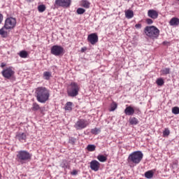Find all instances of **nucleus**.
<instances>
[{
	"label": "nucleus",
	"mask_w": 179,
	"mask_h": 179,
	"mask_svg": "<svg viewBox=\"0 0 179 179\" xmlns=\"http://www.w3.org/2000/svg\"><path fill=\"white\" fill-rule=\"evenodd\" d=\"M35 94L37 101L44 104L50 99V90L45 87H38L35 90Z\"/></svg>",
	"instance_id": "nucleus-1"
},
{
	"label": "nucleus",
	"mask_w": 179,
	"mask_h": 179,
	"mask_svg": "<svg viewBox=\"0 0 179 179\" xmlns=\"http://www.w3.org/2000/svg\"><path fill=\"white\" fill-rule=\"evenodd\" d=\"M15 26H16V18L12 17L6 18L3 27L0 29V36H2L3 38L8 37V31H5V29H14Z\"/></svg>",
	"instance_id": "nucleus-2"
},
{
	"label": "nucleus",
	"mask_w": 179,
	"mask_h": 179,
	"mask_svg": "<svg viewBox=\"0 0 179 179\" xmlns=\"http://www.w3.org/2000/svg\"><path fill=\"white\" fill-rule=\"evenodd\" d=\"M15 159L18 163L24 164L31 160V154L26 150H20L17 152Z\"/></svg>",
	"instance_id": "nucleus-3"
},
{
	"label": "nucleus",
	"mask_w": 179,
	"mask_h": 179,
	"mask_svg": "<svg viewBox=\"0 0 179 179\" xmlns=\"http://www.w3.org/2000/svg\"><path fill=\"white\" fill-rule=\"evenodd\" d=\"M144 33L148 37L156 40L160 36V30L155 26H147L144 29Z\"/></svg>",
	"instance_id": "nucleus-4"
},
{
	"label": "nucleus",
	"mask_w": 179,
	"mask_h": 179,
	"mask_svg": "<svg viewBox=\"0 0 179 179\" xmlns=\"http://www.w3.org/2000/svg\"><path fill=\"white\" fill-rule=\"evenodd\" d=\"M142 159H143V153L142 151H134L129 155L127 162L129 164H139V163L142 162Z\"/></svg>",
	"instance_id": "nucleus-5"
},
{
	"label": "nucleus",
	"mask_w": 179,
	"mask_h": 179,
	"mask_svg": "<svg viewBox=\"0 0 179 179\" xmlns=\"http://www.w3.org/2000/svg\"><path fill=\"white\" fill-rule=\"evenodd\" d=\"M79 85L75 82L71 83L67 90V94L69 97H76L79 94Z\"/></svg>",
	"instance_id": "nucleus-6"
},
{
	"label": "nucleus",
	"mask_w": 179,
	"mask_h": 179,
	"mask_svg": "<svg viewBox=\"0 0 179 179\" xmlns=\"http://www.w3.org/2000/svg\"><path fill=\"white\" fill-rule=\"evenodd\" d=\"M1 75L5 79H10L12 81L16 80L15 77V71L12 70V67H8L1 71Z\"/></svg>",
	"instance_id": "nucleus-7"
},
{
	"label": "nucleus",
	"mask_w": 179,
	"mask_h": 179,
	"mask_svg": "<svg viewBox=\"0 0 179 179\" xmlns=\"http://www.w3.org/2000/svg\"><path fill=\"white\" fill-rule=\"evenodd\" d=\"M64 49L62 46L59 45H55L52 46L50 49V53L55 57H59L64 55Z\"/></svg>",
	"instance_id": "nucleus-8"
},
{
	"label": "nucleus",
	"mask_w": 179,
	"mask_h": 179,
	"mask_svg": "<svg viewBox=\"0 0 179 179\" xmlns=\"http://www.w3.org/2000/svg\"><path fill=\"white\" fill-rule=\"evenodd\" d=\"M72 3V0H55V8H69Z\"/></svg>",
	"instance_id": "nucleus-9"
},
{
	"label": "nucleus",
	"mask_w": 179,
	"mask_h": 179,
	"mask_svg": "<svg viewBox=\"0 0 179 179\" xmlns=\"http://www.w3.org/2000/svg\"><path fill=\"white\" fill-rule=\"evenodd\" d=\"M89 125L87 120L85 119H79L75 124L74 127L77 131H80L81 129H85L86 127Z\"/></svg>",
	"instance_id": "nucleus-10"
},
{
	"label": "nucleus",
	"mask_w": 179,
	"mask_h": 179,
	"mask_svg": "<svg viewBox=\"0 0 179 179\" xmlns=\"http://www.w3.org/2000/svg\"><path fill=\"white\" fill-rule=\"evenodd\" d=\"M87 40L89 43L92 45H94V44L99 41V36H97V34L96 33L91 34L88 35Z\"/></svg>",
	"instance_id": "nucleus-11"
},
{
	"label": "nucleus",
	"mask_w": 179,
	"mask_h": 179,
	"mask_svg": "<svg viewBox=\"0 0 179 179\" xmlns=\"http://www.w3.org/2000/svg\"><path fill=\"white\" fill-rule=\"evenodd\" d=\"M90 169L91 170H93V171H99V169H100V162L97 160H92L90 162Z\"/></svg>",
	"instance_id": "nucleus-12"
},
{
	"label": "nucleus",
	"mask_w": 179,
	"mask_h": 179,
	"mask_svg": "<svg viewBox=\"0 0 179 179\" xmlns=\"http://www.w3.org/2000/svg\"><path fill=\"white\" fill-rule=\"evenodd\" d=\"M15 138L20 142H23V141H26V139H27V134L23 132H17Z\"/></svg>",
	"instance_id": "nucleus-13"
},
{
	"label": "nucleus",
	"mask_w": 179,
	"mask_h": 179,
	"mask_svg": "<svg viewBox=\"0 0 179 179\" xmlns=\"http://www.w3.org/2000/svg\"><path fill=\"white\" fill-rule=\"evenodd\" d=\"M124 113L126 115H134L135 114V108L131 106H127Z\"/></svg>",
	"instance_id": "nucleus-14"
},
{
	"label": "nucleus",
	"mask_w": 179,
	"mask_h": 179,
	"mask_svg": "<svg viewBox=\"0 0 179 179\" xmlns=\"http://www.w3.org/2000/svg\"><path fill=\"white\" fill-rule=\"evenodd\" d=\"M148 16L151 19H157L159 17V13L153 9L149 10L148 11Z\"/></svg>",
	"instance_id": "nucleus-15"
},
{
	"label": "nucleus",
	"mask_w": 179,
	"mask_h": 179,
	"mask_svg": "<svg viewBox=\"0 0 179 179\" xmlns=\"http://www.w3.org/2000/svg\"><path fill=\"white\" fill-rule=\"evenodd\" d=\"M169 24L171 26H178L179 24V19L178 17H173L171 19L170 22H169Z\"/></svg>",
	"instance_id": "nucleus-16"
},
{
	"label": "nucleus",
	"mask_w": 179,
	"mask_h": 179,
	"mask_svg": "<svg viewBox=\"0 0 179 179\" xmlns=\"http://www.w3.org/2000/svg\"><path fill=\"white\" fill-rule=\"evenodd\" d=\"M129 122L130 125H138V124H139V120L135 117H131L129 119Z\"/></svg>",
	"instance_id": "nucleus-17"
},
{
	"label": "nucleus",
	"mask_w": 179,
	"mask_h": 179,
	"mask_svg": "<svg viewBox=\"0 0 179 179\" xmlns=\"http://www.w3.org/2000/svg\"><path fill=\"white\" fill-rule=\"evenodd\" d=\"M145 178L150 179L153 178V176H155V172L152 170L148 171L144 173Z\"/></svg>",
	"instance_id": "nucleus-18"
},
{
	"label": "nucleus",
	"mask_w": 179,
	"mask_h": 179,
	"mask_svg": "<svg viewBox=\"0 0 179 179\" xmlns=\"http://www.w3.org/2000/svg\"><path fill=\"white\" fill-rule=\"evenodd\" d=\"M80 4L81 6H83V8H85V9H89L90 8V2L87 0L81 1Z\"/></svg>",
	"instance_id": "nucleus-19"
},
{
	"label": "nucleus",
	"mask_w": 179,
	"mask_h": 179,
	"mask_svg": "<svg viewBox=\"0 0 179 179\" xmlns=\"http://www.w3.org/2000/svg\"><path fill=\"white\" fill-rule=\"evenodd\" d=\"M125 17H127V19H132V17H134V11L129 9L125 10Z\"/></svg>",
	"instance_id": "nucleus-20"
},
{
	"label": "nucleus",
	"mask_w": 179,
	"mask_h": 179,
	"mask_svg": "<svg viewBox=\"0 0 179 179\" xmlns=\"http://www.w3.org/2000/svg\"><path fill=\"white\" fill-rule=\"evenodd\" d=\"M52 78V74L50 71H45L43 72V79L45 80H50Z\"/></svg>",
	"instance_id": "nucleus-21"
},
{
	"label": "nucleus",
	"mask_w": 179,
	"mask_h": 179,
	"mask_svg": "<svg viewBox=\"0 0 179 179\" xmlns=\"http://www.w3.org/2000/svg\"><path fill=\"white\" fill-rule=\"evenodd\" d=\"M73 106V103L69 101L66 103L65 110L66 111H72V106Z\"/></svg>",
	"instance_id": "nucleus-22"
},
{
	"label": "nucleus",
	"mask_w": 179,
	"mask_h": 179,
	"mask_svg": "<svg viewBox=\"0 0 179 179\" xmlns=\"http://www.w3.org/2000/svg\"><path fill=\"white\" fill-rule=\"evenodd\" d=\"M97 159L99 160V162H101V163H104L105 162H107V157L103 155H99L97 156Z\"/></svg>",
	"instance_id": "nucleus-23"
},
{
	"label": "nucleus",
	"mask_w": 179,
	"mask_h": 179,
	"mask_svg": "<svg viewBox=\"0 0 179 179\" xmlns=\"http://www.w3.org/2000/svg\"><path fill=\"white\" fill-rule=\"evenodd\" d=\"M31 110L32 111H38V110H41V107H40V105H38V103L34 102L32 104Z\"/></svg>",
	"instance_id": "nucleus-24"
},
{
	"label": "nucleus",
	"mask_w": 179,
	"mask_h": 179,
	"mask_svg": "<svg viewBox=\"0 0 179 179\" xmlns=\"http://www.w3.org/2000/svg\"><path fill=\"white\" fill-rule=\"evenodd\" d=\"M18 55L21 58H27L29 57V53L26 50H21Z\"/></svg>",
	"instance_id": "nucleus-25"
},
{
	"label": "nucleus",
	"mask_w": 179,
	"mask_h": 179,
	"mask_svg": "<svg viewBox=\"0 0 179 179\" xmlns=\"http://www.w3.org/2000/svg\"><path fill=\"white\" fill-rule=\"evenodd\" d=\"M117 107L118 104H117V102L113 101V103L110 104V108L109 109V111H115Z\"/></svg>",
	"instance_id": "nucleus-26"
},
{
	"label": "nucleus",
	"mask_w": 179,
	"mask_h": 179,
	"mask_svg": "<svg viewBox=\"0 0 179 179\" xmlns=\"http://www.w3.org/2000/svg\"><path fill=\"white\" fill-rule=\"evenodd\" d=\"M45 9H47V7H45V5L41 4L38 6V10L40 13H43V12H45Z\"/></svg>",
	"instance_id": "nucleus-27"
},
{
	"label": "nucleus",
	"mask_w": 179,
	"mask_h": 179,
	"mask_svg": "<svg viewBox=\"0 0 179 179\" xmlns=\"http://www.w3.org/2000/svg\"><path fill=\"white\" fill-rule=\"evenodd\" d=\"M87 150H88V152H94V150H96V146L94 144H89L87 146Z\"/></svg>",
	"instance_id": "nucleus-28"
},
{
	"label": "nucleus",
	"mask_w": 179,
	"mask_h": 179,
	"mask_svg": "<svg viewBox=\"0 0 179 179\" xmlns=\"http://www.w3.org/2000/svg\"><path fill=\"white\" fill-rule=\"evenodd\" d=\"M156 83L157 86H163L164 85V80L162 78H157Z\"/></svg>",
	"instance_id": "nucleus-29"
},
{
	"label": "nucleus",
	"mask_w": 179,
	"mask_h": 179,
	"mask_svg": "<svg viewBox=\"0 0 179 179\" xmlns=\"http://www.w3.org/2000/svg\"><path fill=\"white\" fill-rule=\"evenodd\" d=\"M85 12H86V10L85 8H78L76 10V13L78 15H83V13H85Z\"/></svg>",
	"instance_id": "nucleus-30"
},
{
	"label": "nucleus",
	"mask_w": 179,
	"mask_h": 179,
	"mask_svg": "<svg viewBox=\"0 0 179 179\" xmlns=\"http://www.w3.org/2000/svg\"><path fill=\"white\" fill-rule=\"evenodd\" d=\"M99 132H101V130L96 127L91 130V134H92V135H98Z\"/></svg>",
	"instance_id": "nucleus-31"
},
{
	"label": "nucleus",
	"mask_w": 179,
	"mask_h": 179,
	"mask_svg": "<svg viewBox=\"0 0 179 179\" xmlns=\"http://www.w3.org/2000/svg\"><path fill=\"white\" fill-rule=\"evenodd\" d=\"M162 75H169L170 73V68H165L161 71Z\"/></svg>",
	"instance_id": "nucleus-32"
},
{
	"label": "nucleus",
	"mask_w": 179,
	"mask_h": 179,
	"mask_svg": "<svg viewBox=\"0 0 179 179\" xmlns=\"http://www.w3.org/2000/svg\"><path fill=\"white\" fill-rule=\"evenodd\" d=\"M172 113L173 114H175V115H177L179 114V108L178 106H175L172 108Z\"/></svg>",
	"instance_id": "nucleus-33"
},
{
	"label": "nucleus",
	"mask_w": 179,
	"mask_h": 179,
	"mask_svg": "<svg viewBox=\"0 0 179 179\" xmlns=\"http://www.w3.org/2000/svg\"><path fill=\"white\" fill-rule=\"evenodd\" d=\"M169 135H170V130H169V129H165L163 131V136L166 138L169 136Z\"/></svg>",
	"instance_id": "nucleus-34"
},
{
	"label": "nucleus",
	"mask_w": 179,
	"mask_h": 179,
	"mask_svg": "<svg viewBox=\"0 0 179 179\" xmlns=\"http://www.w3.org/2000/svg\"><path fill=\"white\" fill-rule=\"evenodd\" d=\"M76 142V138L75 137H69V143L71 145H75V143Z\"/></svg>",
	"instance_id": "nucleus-35"
},
{
	"label": "nucleus",
	"mask_w": 179,
	"mask_h": 179,
	"mask_svg": "<svg viewBox=\"0 0 179 179\" xmlns=\"http://www.w3.org/2000/svg\"><path fill=\"white\" fill-rule=\"evenodd\" d=\"M145 22H146L147 24H153V20H152L150 18H147L145 20Z\"/></svg>",
	"instance_id": "nucleus-36"
},
{
	"label": "nucleus",
	"mask_w": 179,
	"mask_h": 179,
	"mask_svg": "<svg viewBox=\"0 0 179 179\" xmlns=\"http://www.w3.org/2000/svg\"><path fill=\"white\" fill-rule=\"evenodd\" d=\"M135 28H136V29H142V24H140V23L136 24L135 25Z\"/></svg>",
	"instance_id": "nucleus-37"
},
{
	"label": "nucleus",
	"mask_w": 179,
	"mask_h": 179,
	"mask_svg": "<svg viewBox=\"0 0 179 179\" xmlns=\"http://www.w3.org/2000/svg\"><path fill=\"white\" fill-rule=\"evenodd\" d=\"M61 167L63 169H68V164L62 163L61 164Z\"/></svg>",
	"instance_id": "nucleus-38"
},
{
	"label": "nucleus",
	"mask_w": 179,
	"mask_h": 179,
	"mask_svg": "<svg viewBox=\"0 0 179 179\" xmlns=\"http://www.w3.org/2000/svg\"><path fill=\"white\" fill-rule=\"evenodd\" d=\"M71 176H77L78 175V171L76 170H73L71 173Z\"/></svg>",
	"instance_id": "nucleus-39"
},
{
	"label": "nucleus",
	"mask_w": 179,
	"mask_h": 179,
	"mask_svg": "<svg viewBox=\"0 0 179 179\" xmlns=\"http://www.w3.org/2000/svg\"><path fill=\"white\" fill-rule=\"evenodd\" d=\"M2 20H3V15L0 13V24L2 23Z\"/></svg>",
	"instance_id": "nucleus-40"
},
{
	"label": "nucleus",
	"mask_w": 179,
	"mask_h": 179,
	"mask_svg": "<svg viewBox=\"0 0 179 179\" xmlns=\"http://www.w3.org/2000/svg\"><path fill=\"white\" fill-rule=\"evenodd\" d=\"M162 44H163L164 45H169V44H170V42H169V41H164V42L162 43Z\"/></svg>",
	"instance_id": "nucleus-41"
},
{
	"label": "nucleus",
	"mask_w": 179,
	"mask_h": 179,
	"mask_svg": "<svg viewBox=\"0 0 179 179\" xmlns=\"http://www.w3.org/2000/svg\"><path fill=\"white\" fill-rule=\"evenodd\" d=\"M86 50H87V47H84L81 48V52H85V51H86Z\"/></svg>",
	"instance_id": "nucleus-42"
},
{
	"label": "nucleus",
	"mask_w": 179,
	"mask_h": 179,
	"mask_svg": "<svg viewBox=\"0 0 179 179\" xmlns=\"http://www.w3.org/2000/svg\"><path fill=\"white\" fill-rule=\"evenodd\" d=\"M28 3H31V2H34V0H25Z\"/></svg>",
	"instance_id": "nucleus-43"
},
{
	"label": "nucleus",
	"mask_w": 179,
	"mask_h": 179,
	"mask_svg": "<svg viewBox=\"0 0 179 179\" xmlns=\"http://www.w3.org/2000/svg\"><path fill=\"white\" fill-rule=\"evenodd\" d=\"M1 66L2 68H5V66H6V64L5 63H1Z\"/></svg>",
	"instance_id": "nucleus-44"
},
{
	"label": "nucleus",
	"mask_w": 179,
	"mask_h": 179,
	"mask_svg": "<svg viewBox=\"0 0 179 179\" xmlns=\"http://www.w3.org/2000/svg\"><path fill=\"white\" fill-rule=\"evenodd\" d=\"M41 113H43V111H44V110L43 109V108L41 107V109H39Z\"/></svg>",
	"instance_id": "nucleus-45"
},
{
	"label": "nucleus",
	"mask_w": 179,
	"mask_h": 179,
	"mask_svg": "<svg viewBox=\"0 0 179 179\" xmlns=\"http://www.w3.org/2000/svg\"><path fill=\"white\" fill-rule=\"evenodd\" d=\"M177 1H179V0H177Z\"/></svg>",
	"instance_id": "nucleus-46"
}]
</instances>
